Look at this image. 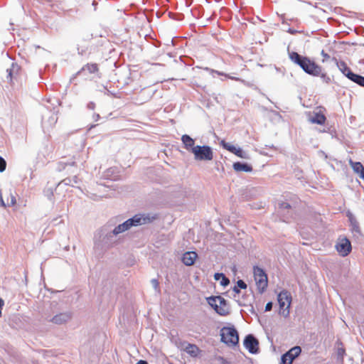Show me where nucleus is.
<instances>
[{
    "label": "nucleus",
    "instance_id": "26",
    "mask_svg": "<svg viewBox=\"0 0 364 364\" xmlns=\"http://www.w3.org/2000/svg\"><path fill=\"white\" fill-rule=\"evenodd\" d=\"M220 145L222 146V147L229 151H230L231 153L234 154L235 151V149H236V146H235L234 145H232L228 142H226L225 140H222L220 141Z\"/></svg>",
    "mask_w": 364,
    "mask_h": 364
},
{
    "label": "nucleus",
    "instance_id": "45",
    "mask_svg": "<svg viewBox=\"0 0 364 364\" xmlns=\"http://www.w3.org/2000/svg\"><path fill=\"white\" fill-rule=\"evenodd\" d=\"M4 304V300L0 298V315L1 314V309L3 308Z\"/></svg>",
    "mask_w": 364,
    "mask_h": 364
},
{
    "label": "nucleus",
    "instance_id": "5",
    "mask_svg": "<svg viewBox=\"0 0 364 364\" xmlns=\"http://www.w3.org/2000/svg\"><path fill=\"white\" fill-rule=\"evenodd\" d=\"M156 214L153 213H138L132 218H129L132 227H138L142 225L149 224L156 219Z\"/></svg>",
    "mask_w": 364,
    "mask_h": 364
},
{
    "label": "nucleus",
    "instance_id": "19",
    "mask_svg": "<svg viewBox=\"0 0 364 364\" xmlns=\"http://www.w3.org/2000/svg\"><path fill=\"white\" fill-rule=\"evenodd\" d=\"M326 120V117L319 112L315 113L314 115L309 118V122H311L312 124H324Z\"/></svg>",
    "mask_w": 364,
    "mask_h": 364
},
{
    "label": "nucleus",
    "instance_id": "51",
    "mask_svg": "<svg viewBox=\"0 0 364 364\" xmlns=\"http://www.w3.org/2000/svg\"><path fill=\"white\" fill-rule=\"evenodd\" d=\"M360 177L364 180V170L362 173H360Z\"/></svg>",
    "mask_w": 364,
    "mask_h": 364
},
{
    "label": "nucleus",
    "instance_id": "47",
    "mask_svg": "<svg viewBox=\"0 0 364 364\" xmlns=\"http://www.w3.org/2000/svg\"><path fill=\"white\" fill-rule=\"evenodd\" d=\"M0 205L4 208L6 206V204L5 203L3 198H1V200H0Z\"/></svg>",
    "mask_w": 364,
    "mask_h": 364
},
{
    "label": "nucleus",
    "instance_id": "9",
    "mask_svg": "<svg viewBox=\"0 0 364 364\" xmlns=\"http://www.w3.org/2000/svg\"><path fill=\"white\" fill-rule=\"evenodd\" d=\"M301 348L299 346H294L282 355L281 364H292L293 360L301 353Z\"/></svg>",
    "mask_w": 364,
    "mask_h": 364
},
{
    "label": "nucleus",
    "instance_id": "11",
    "mask_svg": "<svg viewBox=\"0 0 364 364\" xmlns=\"http://www.w3.org/2000/svg\"><path fill=\"white\" fill-rule=\"evenodd\" d=\"M72 318L70 311L59 313L50 318L49 322L56 325H62L68 322Z\"/></svg>",
    "mask_w": 364,
    "mask_h": 364
},
{
    "label": "nucleus",
    "instance_id": "48",
    "mask_svg": "<svg viewBox=\"0 0 364 364\" xmlns=\"http://www.w3.org/2000/svg\"><path fill=\"white\" fill-rule=\"evenodd\" d=\"M136 364H149V363H147V361H146V360H140L139 361H138V362L136 363Z\"/></svg>",
    "mask_w": 364,
    "mask_h": 364
},
{
    "label": "nucleus",
    "instance_id": "46",
    "mask_svg": "<svg viewBox=\"0 0 364 364\" xmlns=\"http://www.w3.org/2000/svg\"><path fill=\"white\" fill-rule=\"evenodd\" d=\"M100 116L99 114H95L93 115V119L95 121H98L100 119Z\"/></svg>",
    "mask_w": 364,
    "mask_h": 364
},
{
    "label": "nucleus",
    "instance_id": "30",
    "mask_svg": "<svg viewBox=\"0 0 364 364\" xmlns=\"http://www.w3.org/2000/svg\"><path fill=\"white\" fill-rule=\"evenodd\" d=\"M211 73H216L218 74V75H224L231 80H236V81H240V82H242L243 80H241L240 78L239 77H233V76H231L230 75H228V74H225L224 73H222V72H220V71H218V70H211Z\"/></svg>",
    "mask_w": 364,
    "mask_h": 364
},
{
    "label": "nucleus",
    "instance_id": "14",
    "mask_svg": "<svg viewBox=\"0 0 364 364\" xmlns=\"http://www.w3.org/2000/svg\"><path fill=\"white\" fill-rule=\"evenodd\" d=\"M197 254L195 252H186L182 257V262L186 266L193 265L197 258Z\"/></svg>",
    "mask_w": 364,
    "mask_h": 364
},
{
    "label": "nucleus",
    "instance_id": "39",
    "mask_svg": "<svg viewBox=\"0 0 364 364\" xmlns=\"http://www.w3.org/2000/svg\"><path fill=\"white\" fill-rule=\"evenodd\" d=\"M352 230L353 232L360 234V228L358 225L355 222L352 223Z\"/></svg>",
    "mask_w": 364,
    "mask_h": 364
},
{
    "label": "nucleus",
    "instance_id": "33",
    "mask_svg": "<svg viewBox=\"0 0 364 364\" xmlns=\"http://www.w3.org/2000/svg\"><path fill=\"white\" fill-rule=\"evenodd\" d=\"M278 208L280 210H286V209H290L291 208V205L285 201H281L278 203Z\"/></svg>",
    "mask_w": 364,
    "mask_h": 364
},
{
    "label": "nucleus",
    "instance_id": "28",
    "mask_svg": "<svg viewBox=\"0 0 364 364\" xmlns=\"http://www.w3.org/2000/svg\"><path fill=\"white\" fill-rule=\"evenodd\" d=\"M82 70H87L90 73H95L98 70L97 64H87L82 68Z\"/></svg>",
    "mask_w": 364,
    "mask_h": 364
},
{
    "label": "nucleus",
    "instance_id": "25",
    "mask_svg": "<svg viewBox=\"0 0 364 364\" xmlns=\"http://www.w3.org/2000/svg\"><path fill=\"white\" fill-rule=\"evenodd\" d=\"M207 301L208 304L216 311V309H218V296H211L207 298Z\"/></svg>",
    "mask_w": 364,
    "mask_h": 364
},
{
    "label": "nucleus",
    "instance_id": "49",
    "mask_svg": "<svg viewBox=\"0 0 364 364\" xmlns=\"http://www.w3.org/2000/svg\"><path fill=\"white\" fill-rule=\"evenodd\" d=\"M238 304L240 306H247V304L245 303H243V302L240 301H238Z\"/></svg>",
    "mask_w": 364,
    "mask_h": 364
},
{
    "label": "nucleus",
    "instance_id": "16",
    "mask_svg": "<svg viewBox=\"0 0 364 364\" xmlns=\"http://www.w3.org/2000/svg\"><path fill=\"white\" fill-rule=\"evenodd\" d=\"M233 169L235 171H244V172H251L252 171V167L247 163L243 162H235L232 165Z\"/></svg>",
    "mask_w": 364,
    "mask_h": 364
},
{
    "label": "nucleus",
    "instance_id": "42",
    "mask_svg": "<svg viewBox=\"0 0 364 364\" xmlns=\"http://www.w3.org/2000/svg\"><path fill=\"white\" fill-rule=\"evenodd\" d=\"M153 287L156 289L159 287V282L156 279H153L151 281Z\"/></svg>",
    "mask_w": 364,
    "mask_h": 364
},
{
    "label": "nucleus",
    "instance_id": "38",
    "mask_svg": "<svg viewBox=\"0 0 364 364\" xmlns=\"http://www.w3.org/2000/svg\"><path fill=\"white\" fill-rule=\"evenodd\" d=\"M321 54L323 56V59H322L323 63L327 61L331 58L330 55L328 53H325V51L323 50H321Z\"/></svg>",
    "mask_w": 364,
    "mask_h": 364
},
{
    "label": "nucleus",
    "instance_id": "31",
    "mask_svg": "<svg viewBox=\"0 0 364 364\" xmlns=\"http://www.w3.org/2000/svg\"><path fill=\"white\" fill-rule=\"evenodd\" d=\"M63 186H70L73 187V183L71 182V178H66L59 182L57 188H61Z\"/></svg>",
    "mask_w": 364,
    "mask_h": 364
},
{
    "label": "nucleus",
    "instance_id": "15",
    "mask_svg": "<svg viewBox=\"0 0 364 364\" xmlns=\"http://www.w3.org/2000/svg\"><path fill=\"white\" fill-rule=\"evenodd\" d=\"M181 141L184 145V148L188 151H191V153H193V149L195 148L196 146H194L195 144V141L193 138H191L189 135L188 134H183L182 136H181Z\"/></svg>",
    "mask_w": 364,
    "mask_h": 364
},
{
    "label": "nucleus",
    "instance_id": "24",
    "mask_svg": "<svg viewBox=\"0 0 364 364\" xmlns=\"http://www.w3.org/2000/svg\"><path fill=\"white\" fill-rule=\"evenodd\" d=\"M18 69H19V68H18L17 64L12 63L11 68H8L6 70V72H7V77H7V79L9 80L10 81H11L13 73H17Z\"/></svg>",
    "mask_w": 364,
    "mask_h": 364
},
{
    "label": "nucleus",
    "instance_id": "21",
    "mask_svg": "<svg viewBox=\"0 0 364 364\" xmlns=\"http://www.w3.org/2000/svg\"><path fill=\"white\" fill-rule=\"evenodd\" d=\"M185 351L192 357H196L199 353V348L196 345L188 343L184 348Z\"/></svg>",
    "mask_w": 364,
    "mask_h": 364
},
{
    "label": "nucleus",
    "instance_id": "7",
    "mask_svg": "<svg viewBox=\"0 0 364 364\" xmlns=\"http://www.w3.org/2000/svg\"><path fill=\"white\" fill-rule=\"evenodd\" d=\"M254 277L256 284L260 293H263L267 287V276L260 267H254Z\"/></svg>",
    "mask_w": 364,
    "mask_h": 364
},
{
    "label": "nucleus",
    "instance_id": "32",
    "mask_svg": "<svg viewBox=\"0 0 364 364\" xmlns=\"http://www.w3.org/2000/svg\"><path fill=\"white\" fill-rule=\"evenodd\" d=\"M345 355V349L343 348H338L337 350V360L342 363Z\"/></svg>",
    "mask_w": 364,
    "mask_h": 364
},
{
    "label": "nucleus",
    "instance_id": "13",
    "mask_svg": "<svg viewBox=\"0 0 364 364\" xmlns=\"http://www.w3.org/2000/svg\"><path fill=\"white\" fill-rule=\"evenodd\" d=\"M58 117L55 112L50 113L48 116L45 114L42 117V124L44 128L52 127L57 122Z\"/></svg>",
    "mask_w": 364,
    "mask_h": 364
},
{
    "label": "nucleus",
    "instance_id": "29",
    "mask_svg": "<svg viewBox=\"0 0 364 364\" xmlns=\"http://www.w3.org/2000/svg\"><path fill=\"white\" fill-rule=\"evenodd\" d=\"M237 156L242 159H248L249 156L246 151H244L241 148H236L235 151L234 153Z\"/></svg>",
    "mask_w": 364,
    "mask_h": 364
},
{
    "label": "nucleus",
    "instance_id": "8",
    "mask_svg": "<svg viewBox=\"0 0 364 364\" xmlns=\"http://www.w3.org/2000/svg\"><path fill=\"white\" fill-rule=\"evenodd\" d=\"M243 345L252 354H256L259 352V341L252 334H248L245 336Z\"/></svg>",
    "mask_w": 364,
    "mask_h": 364
},
{
    "label": "nucleus",
    "instance_id": "22",
    "mask_svg": "<svg viewBox=\"0 0 364 364\" xmlns=\"http://www.w3.org/2000/svg\"><path fill=\"white\" fill-rule=\"evenodd\" d=\"M215 280H220V285L226 287L230 284L229 279L223 273H215L214 275Z\"/></svg>",
    "mask_w": 364,
    "mask_h": 364
},
{
    "label": "nucleus",
    "instance_id": "43",
    "mask_svg": "<svg viewBox=\"0 0 364 364\" xmlns=\"http://www.w3.org/2000/svg\"><path fill=\"white\" fill-rule=\"evenodd\" d=\"M87 108L90 109H94L95 107V104L92 102H90L87 104Z\"/></svg>",
    "mask_w": 364,
    "mask_h": 364
},
{
    "label": "nucleus",
    "instance_id": "23",
    "mask_svg": "<svg viewBox=\"0 0 364 364\" xmlns=\"http://www.w3.org/2000/svg\"><path fill=\"white\" fill-rule=\"evenodd\" d=\"M349 164L353 168V171L357 173H360L363 171L364 167L360 162H354L352 160H350Z\"/></svg>",
    "mask_w": 364,
    "mask_h": 364
},
{
    "label": "nucleus",
    "instance_id": "17",
    "mask_svg": "<svg viewBox=\"0 0 364 364\" xmlns=\"http://www.w3.org/2000/svg\"><path fill=\"white\" fill-rule=\"evenodd\" d=\"M132 226L130 224L129 220H127L122 224L118 225L114 228V232L113 234H120L123 233L127 230H129Z\"/></svg>",
    "mask_w": 364,
    "mask_h": 364
},
{
    "label": "nucleus",
    "instance_id": "27",
    "mask_svg": "<svg viewBox=\"0 0 364 364\" xmlns=\"http://www.w3.org/2000/svg\"><path fill=\"white\" fill-rule=\"evenodd\" d=\"M115 173V169L114 168H108L104 173V177L107 179L110 180H116L117 176H114V173Z\"/></svg>",
    "mask_w": 364,
    "mask_h": 364
},
{
    "label": "nucleus",
    "instance_id": "37",
    "mask_svg": "<svg viewBox=\"0 0 364 364\" xmlns=\"http://www.w3.org/2000/svg\"><path fill=\"white\" fill-rule=\"evenodd\" d=\"M71 182L73 183V187H75V185L80 184V180L77 176H74L71 178Z\"/></svg>",
    "mask_w": 364,
    "mask_h": 364
},
{
    "label": "nucleus",
    "instance_id": "18",
    "mask_svg": "<svg viewBox=\"0 0 364 364\" xmlns=\"http://www.w3.org/2000/svg\"><path fill=\"white\" fill-rule=\"evenodd\" d=\"M336 65L342 74L347 78H348V76L353 73L350 68L343 61L337 62Z\"/></svg>",
    "mask_w": 364,
    "mask_h": 364
},
{
    "label": "nucleus",
    "instance_id": "52",
    "mask_svg": "<svg viewBox=\"0 0 364 364\" xmlns=\"http://www.w3.org/2000/svg\"><path fill=\"white\" fill-rule=\"evenodd\" d=\"M52 195H53V192H52V191H50V194L48 195V197L50 198Z\"/></svg>",
    "mask_w": 364,
    "mask_h": 364
},
{
    "label": "nucleus",
    "instance_id": "3",
    "mask_svg": "<svg viewBox=\"0 0 364 364\" xmlns=\"http://www.w3.org/2000/svg\"><path fill=\"white\" fill-rule=\"evenodd\" d=\"M221 341L228 346H235L239 343V335L235 327H224L221 330Z\"/></svg>",
    "mask_w": 364,
    "mask_h": 364
},
{
    "label": "nucleus",
    "instance_id": "53",
    "mask_svg": "<svg viewBox=\"0 0 364 364\" xmlns=\"http://www.w3.org/2000/svg\"><path fill=\"white\" fill-rule=\"evenodd\" d=\"M78 53L79 54H82L79 50H78Z\"/></svg>",
    "mask_w": 364,
    "mask_h": 364
},
{
    "label": "nucleus",
    "instance_id": "6",
    "mask_svg": "<svg viewBox=\"0 0 364 364\" xmlns=\"http://www.w3.org/2000/svg\"><path fill=\"white\" fill-rule=\"evenodd\" d=\"M279 305V313L284 316H287L289 314V307L291 301V296L287 291H282L277 296Z\"/></svg>",
    "mask_w": 364,
    "mask_h": 364
},
{
    "label": "nucleus",
    "instance_id": "2",
    "mask_svg": "<svg viewBox=\"0 0 364 364\" xmlns=\"http://www.w3.org/2000/svg\"><path fill=\"white\" fill-rule=\"evenodd\" d=\"M290 60L299 65L306 74L312 76H318L322 68L311 60L308 57L303 56L296 52L289 53Z\"/></svg>",
    "mask_w": 364,
    "mask_h": 364
},
{
    "label": "nucleus",
    "instance_id": "36",
    "mask_svg": "<svg viewBox=\"0 0 364 364\" xmlns=\"http://www.w3.org/2000/svg\"><path fill=\"white\" fill-rule=\"evenodd\" d=\"M235 286L238 287V288L241 289H245L247 287L246 283L242 279L237 280V284Z\"/></svg>",
    "mask_w": 364,
    "mask_h": 364
},
{
    "label": "nucleus",
    "instance_id": "1",
    "mask_svg": "<svg viewBox=\"0 0 364 364\" xmlns=\"http://www.w3.org/2000/svg\"><path fill=\"white\" fill-rule=\"evenodd\" d=\"M114 229L109 230L107 226L101 228L94 237L95 247L100 250H107L112 247L117 242L118 234H113Z\"/></svg>",
    "mask_w": 364,
    "mask_h": 364
},
{
    "label": "nucleus",
    "instance_id": "41",
    "mask_svg": "<svg viewBox=\"0 0 364 364\" xmlns=\"http://www.w3.org/2000/svg\"><path fill=\"white\" fill-rule=\"evenodd\" d=\"M272 306H273V303L272 301H269L268 303H267V304L265 306V311H271L272 309Z\"/></svg>",
    "mask_w": 364,
    "mask_h": 364
},
{
    "label": "nucleus",
    "instance_id": "10",
    "mask_svg": "<svg viewBox=\"0 0 364 364\" xmlns=\"http://www.w3.org/2000/svg\"><path fill=\"white\" fill-rule=\"evenodd\" d=\"M336 248L341 256H347L351 251L350 242L346 237L342 238L336 245Z\"/></svg>",
    "mask_w": 364,
    "mask_h": 364
},
{
    "label": "nucleus",
    "instance_id": "35",
    "mask_svg": "<svg viewBox=\"0 0 364 364\" xmlns=\"http://www.w3.org/2000/svg\"><path fill=\"white\" fill-rule=\"evenodd\" d=\"M318 76H320L322 80L326 83H329L331 81V77L328 75H327L326 73H323L322 71L321 72V74Z\"/></svg>",
    "mask_w": 364,
    "mask_h": 364
},
{
    "label": "nucleus",
    "instance_id": "12",
    "mask_svg": "<svg viewBox=\"0 0 364 364\" xmlns=\"http://www.w3.org/2000/svg\"><path fill=\"white\" fill-rule=\"evenodd\" d=\"M218 309L216 313L220 316H226L230 313V308L228 301L222 296H218Z\"/></svg>",
    "mask_w": 364,
    "mask_h": 364
},
{
    "label": "nucleus",
    "instance_id": "40",
    "mask_svg": "<svg viewBox=\"0 0 364 364\" xmlns=\"http://www.w3.org/2000/svg\"><path fill=\"white\" fill-rule=\"evenodd\" d=\"M16 203V198L14 196H13L12 194H11V200H10V203L8 202L7 205L9 206H13Z\"/></svg>",
    "mask_w": 364,
    "mask_h": 364
},
{
    "label": "nucleus",
    "instance_id": "4",
    "mask_svg": "<svg viewBox=\"0 0 364 364\" xmlns=\"http://www.w3.org/2000/svg\"><path fill=\"white\" fill-rule=\"evenodd\" d=\"M193 154L196 161H211L213 159L212 148L208 145H197L193 149Z\"/></svg>",
    "mask_w": 364,
    "mask_h": 364
},
{
    "label": "nucleus",
    "instance_id": "20",
    "mask_svg": "<svg viewBox=\"0 0 364 364\" xmlns=\"http://www.w3.org/2000/svg\"><path fill=\"white\" fill-rule=\"evenodd\" d=\"M348 79L350 80V81L356 83L359 86L364 87V77L363 76L356 74V73H354L353 72L352 74H350V75L348 76Z\"/></svg>",
    "mask_w": 364,
    "mask_h": 364
},
{
    "label": "nucleus",
    "instance_id": "50",
    "mask_svg": "<svg viewBox=\"0 0 364 364\" xmlns=\"http://www.w3.org/2000/svg\"><path fill=\"white\" fill-rule=\"evenodd\" d=\"M64 164V162H63ZM65 165H70V166H73L75 164V161H72L70 163H65Z\"/></svg>",
    "mask_w": 364,
    "mask_h": 364
},
{
    "label": "nucleus",
    "instance_id": "44",
    "mask_svg": "<svg viewBox=\"0 0 364 364\" xmlns=\"http://www.w3.org/2000/svg\"><path fill=\"white\" fill-rule=\"evenodd\" d=\"M232 290L235 293V294H239L240 292V289L238 288V287H236L235 286L233 288H232Z\"/></svg>",
    "mask_w": 364,
    "mask_h": 364
},
{
    "label": "nucleus",
    "instance_id": "34",
    "mask_svg": "<svg viewBox=\"0 0 364 364\" xmlns=\"http://www.w3.org/2000/svg\"><path fill=\"white\" fill-rule=\"evenodd\" d=\"M6 161L2 156H0V173L4 172L6 170Z\"/></svg>",
    "mask_w": 364,
    "mask_h": 364
}]
</instances>
